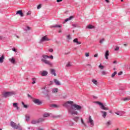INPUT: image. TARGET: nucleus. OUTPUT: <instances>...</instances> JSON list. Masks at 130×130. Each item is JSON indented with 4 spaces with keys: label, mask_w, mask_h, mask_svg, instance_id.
Returning a JSON list of instances; mask_svg holds the SVG:
<instances>
[{
    "label": "nucleus",
    "mask_w": 130,
    "mask_h": 130,
    "mask_svg": "<svg viewBox=\"0 0 130 130\" xmlns=\"http://www.w3.org/2000/svg\"><path fill=\"white\" fill-rule=\"evenodd\" d=\"M73 103H74L73 101H67L63 104V106H64V107H67L70 114H71L72 115L74 114L78 115L79 113H78V111L76 110L80 111L82 109V106L76 104H73Z\"/></svg>",
    "instance_id": "obj_1"
},
{
    "label": "nucleus",
    "mask_w": 130,
    "mask_h": 130,
    "mask_svg": "<svg viewBox=\"0 0 130 130\" xmlns=\"http://www.w3.org/2000/svg\"><path fill=\"white\" fill-rule=\"evenodd\" d=\"M42 56L43 58L41 59V61H42V62H44V63H46V64L50 66V67H52V63L46 59L51 58V59H53V56L51 55L50 56H49L46 55H43Z\"/></svg>",
    "instance_id": "obj_2"
},
{
    "label": "nucleus",
    "mask_w": 130,
    "mask_h": 130,
    "mask_svg": "<svg viewBox=\"0 0 130 130\" xmlns=\"http://www.w3.org/2000/svg\"><path fill=\"white\" fill-rule=\"evenodd\" d=\"M16 92L11 91V92H6L3 94V96L7 98V97H9V96H13V95H15Z\"/></svg>",
    "instance_id": "obj_3"
},
{
    "label": "nucleus",
    "mask_w": 130,
    "mask_h": 130,
    "mask_svg": "<svg viewBox=\"0 0 130 130\" xmlns=\"http://www.w3.org/2000/svg\"><path fill=\"white\" fill-rule=\"evenodd\" d=\"M96 104H98L99 105H100V108L101 109H103V110H108L109 109L108 108V107H106L104 106V105H103L102 104V103L100 102H96Z\"/></svg>",
    "instance_id": "obj_4"
},
{
    "label": "nucleus",
    "mask_w": 130,
    "mask_h": 130,
    "mask_svg": "<svg viewBox=\"0 0 130 130\" xmlns=\"http://www.w3.org/2000/svg\"><path fill=\"white\" fill-rule=\"evenodd\" d=\"M42 121H44V119L41 118L38 120H33L31 121V123L32 124H36V123H39V122H42Z\"/></svg>",
    "instance_id": "obj_5"
},
{
    "label": "nucleus",
    "mask_w": 130,
    "mask_h": 130,
    "mask_svg": "<svg viewBox=\"0 0 130 130\" xmlns=\"http://www.w3.org/2000/svg\"><path fill=\"white\" fill-rule=\"evenodd\" d=\"M10 125L11 126H12V127H13V128H15L16 129H18V128H20V124L18 125H17V124H16V123L11 121L10 123Z\"/></svg>",
    "instance_id": "obj_6"
},
{
    "label": "nucleus",
    "mask_w": 130,
    "mask_h": 130,
    "mask_svg": "<svg viewBox=\"0 0 130 130\" xmlns=\"http://www.w3.org/2000/svg\"><path fill=\"white\" fill-rule=\"evenodd\" d=\"M87 123H90L91 126H94V121L92 119V117L91 116H89V118L87 121Z\"/></svg>",
    "instance_id": "obj_7"
},
{
    "label": "nucleus",
    "mask_w": 130,
    "mask_h": 130,
    "mask_svg": "<svg viewBox=\"0 0 130 130\" xmlns=\"http://www.w3.org/2000/svg\"><path fill=\"white\" fill-rule=\"evenodd\" d=\"M32 102L35 103V104H37V105H41L42 104V102L39 100V99H32Z\"/></svg>",
    "instance_id": "obj_8"
},
{
    "label": "nucleus",
    "mask_w": 130,
    "mask_h": 130,
    "mask_svg": "<svg viewBox=\"0 0 130 130\" xmlns=\"http://www.w3.org/2000/svg\"><path fill=\"white\" fill-rule=\"evenodd\" d=\"M49 39L46 37V36H44L42 38L41 40H40V43H42V42H44L45 41H49Z\"/></svg>",
    "instance_id": "obj_9"
},
{
    "label": "nucleus",
    "mask_w": 130,
    "mask_h": 130,
    "mask_svg": "<svg viewBox=\"0 0 130 130\" xmlns=\"http://www.w3.org/2000/svg\"><path fill=\"white\" fill-rule=\"evenodd\" d=\"M16 15H20L21 17H24V14H23V11L21 10L17 11Z\"/></svg>",
    "instance_id": "obj_10"
},
{
    "label": "nucleus",
    "mask_w": 130,
    "mask_h": 130,
    "mask_svg": "<svg viewBox=\"0 0 130 130\" xmlns=\"http://www.w3.org/2000/svg\"><path fill=\"white\" fill-rule=\"evenodd\" d=\"M50 72L51 74V75H53V76H56V73H55V70L53 69H50Z\"/></svg>",
    "instance_id": "obj_11"
},
{
    "label": "nucleus",
    "mask_w": 130,
    "mask_h": 130,
    "mask_svg": "<svg viewBox=\"0 0 130 130\" xmlns=\"http://www.w3.org/2000/svg\"><path fill=\"white\" fill-rule=\"evenodd\" d=\"M54 82L57 86H60V82H59L58 80L55 79H54Z\"/></svg>",
    "instance_id": "obj_12"
},
{
    "label": "nucleus",
    "mask_w": 130,
    "mask_h": 130,
    "mask_svg": "<svg viewBox=\"0 0 130 130\" xmlns=\"http://www.w3.org/2000/svg\"><path fill=\"white\" fill-rule=\"evenodd\" d=\"M61 25H57V24L51 25L50 26V28H57V27L61 28Z\"/></svg>",
    "instance_id": "obj_13"
},
{
    "label": "nucleus",
    "mask_w": 130,
    "mask_h": 130,
    "mask_svg": "<svg viewBox=\"0 0 130 130\" xmlns=\"http://www.w3.org/2000/svg\"><path fill=\"white\" fill-rule=\"evenodd\" d=\"M105 58L108 59V56H109V51L107 50L105 54Z\"/></svg>",
    "instance_id": "obj_14"
},
{
    "label": "nucleus",
    "mask_w": 130,
    "mask_h": 130,
    "mask_svg": "<svg viewBox=\"0 0 130 130\" xmlns=\"http://www.w3.org/2000/svg\"><path fill=\"white\" fill-rule=\"evenodd\" d=\"M101 113H102L103 117L104 118H105L106 117V116L107 115V112H105V111H101Z\"/></svg>",
    "instance_id": "obj_15"
},
{
    "label": "nucleus",
    "mask_w": 130,
    "mask_h": 130,
    "mask_svg": "<svg viewBox=\"0 0 130 130\" xmlns=\"http://www.w3.org/2000/svg\"><path fill=\"white\" fill-rule=\"evenodd\" d=\"M48 73L47 71H43L41 74L42 77H45V76H47Z\"/></svg>",
    "instance_id": "obj_16"
},
{
    "label": "nucleus",
    "mask_w": 130,
    "mask_h": 130,
    "mask_svg": "<svg viewBox=\"0 0 130 130\" xmlns=\"http://www.w3.org/2000/svg\"><path fill=\"white\" fill-rule=\"evenodd\" d=\"M121 100L122 101H127L128 100H130V96H127L126 98H122Z\"/></svg>",
    "instance_id": "obj_17"
},
{
    "label": "nucleus",
    "mask_w": 130,
    "mask_h": 130,
    "mask_svg": "<svg viewBox=\"0 0 130 130\" xmlns=\"http://www.w3.org/2000/svg\"><path fill=\"white\" fill-rule=\"evenodd\" d=\"M50 107H51L52 108H57L59 107L58 105L55 104H51V105H50Z\"/></svg>",
    "instance_id": "obj_18"
},
{
    "label": "nucleus",
    "mask_w": 130,
    "mask_h": 130,
    "mask_svg": "<svg viewBox=\"0 0 130 130\" xmlns=\"http://www.w3.org/2000/svg\"><path fill=\"white\" fill-rule=\"evenodd\" d=\"M4 59H5V56L2 55V56L0 57V63H3L4 62Z\"/></svg>",
    "instance_id": "obj_19"
},
{
    "label": "nucleus",
    "mask_w": 130,
    "mask_h": 130,
    "mask_svg": "<svg viewBox=\"0 0 130 130\" xmlns=\"http://www.w3.org/2000/svg\"><path fill=\"white\" fill-rule=\"evenodd\" d=\"M115 114H117V115H120V116H122V115H123V114H124V112H116Z\"/></svg>",
    "instance_id": "obj_20"
},
{
    "label": "nucleus",
    "mask_w": 130,
    "mask_h": 130,
    "mask_svg": "<svg viewBox=\"0 0 130 130\" xmlns=\"http://www.w3.org/2000/svg\"><path fill=\"white\" fill-rule=\"evenodd\" d=\"M52 93H57L58 92V88H53L52 90Z\"/></svg>",
    "instance_id": "obj_21"
},
{
    "label": "nucleus",
    "mask_w": 130,
    "mask_h": 130,
    "mask_svg": "<svg viewBox=\"0 0 130 130\" xmlns=\"http://www.w3.org/2000/svg\"><path fill=\"white\" fill-rule=\"evenodd\" d=\"M73 42H74L75 43H77V45H80L81 44V42H79L78 41V39H75L73 40Z\"/></svg>",
    "instance_id": "obj_22"
},
{
    "label": "nucleus",
    "mask_w": 130,
    "mask_h": 130,
    "mask_svg": "<svg viewBox=\"0 0 130 130\" xmlns=\"http://www.w3.org/2000/svg\"><path fill=\"white\" fill-rule=\"evenodd\" d=\"M92 82L94 84V85H98V81H97L96 79H92Z\"/></svg>",
    "instance_id": "obj_23"
},
{
    "label": "nucleus",
    "mask_w": 130,
    "mask_h": 130,
    "mask_svg": "<svg viewBox=\"0 0 130 130\" xmlns=\"http://www.w3.org/2000/svg\"><path fill=\"white\" fill-rule=\"evenodd\" d=\"M87 28H88V29H93L95 28V27L91 24H89L87 26Z\"/></svg>",
    "instance_id": "obj_24"
},
{
    "label": "nucleus",
    "mask_w": 130,
    "mask_h": 130,
    "mask_svg": "<svg viewBox=\"0 0 130 130\" xmlns=\"http://www.w3.org/2000/svg\"><path fill=\"white\" fill-rule=\"evenodd\" d=\"M10 61H11L12 63H15V62H16V60H15V58H12L11 59H10Z\"/></svg>",
    "instance_id": "obj_25"
},
{
    "label": "nucleus",
    "mask_w": 130,
    "mask_h": 130,
    "mask_svg": "<svg viewBox=\"0 0 130 130\" xmlns=\"http://www.w3.org/2000/svg\"><path fill=\"white\" fill-rule=\"evenodd\" d=\"M48 116H50V113H45L43 115L44 117H48Z\"/></svg>",
    "instance_id": "obj_26"
},
{
    "label": "nucleus",
    "mask_w": 130,
    "mask_h": 130,
    "mask_svg": "<svg viewBox=\"0 0 130 130\" xmlns=\"http://www.w3.org/2000/svg\"><path fill=\"white\" fill-rule=\"evenodd\" d=\"M73 18H74V17H73V16H70L69 18H67V19L65 20V22H68V21H70V20H72V19H73Z\"/></svg>",
    "instance_id": "obj_27"
},
{
    "label": "nucleus",
    "mask_w": 130,
    "mask_h": 130,
    "mask_svg": "<svg viewBox=\"0 0 130 130\" xmlns=\"http://www.w3.org/2000/svg\"><path fill=\"white\" fill-rule=\"evenodd\" d=\"M13 106L14 107H15V108H17V109H19V107H18V104L17 103H13Z\"/></svg>",
    "instance_id": "obj_28"
},
{
    "label": "nucleus",
    "mask_w": 130,
    "mask_h": 130,
    "mask_svg": "<svg viewBox=\"0 0 130 130\" xmlns=\"http://www.w3.org/2000/svg\"><path fill=\"white\" fill-rule=\"evenodd\" d=\"M25 117L27 121H29V120H30V116H29V115H26Z\"/></svg>",
    "instance_id": "obj_29"
},
{
    "label": "nucleus",
    "mask_w": 130,
    "mask_h": 130,
    "mask_svg": "<svg viewBox=\"0 0 130 130\" xmlns=\"http://www.w3.org/2000/svg\"><path fill=\"white\" fill-rule=\"evenodd\" d=\"M117 74V72H114L112 74V78H114V77L115 76V75H116Z\"/></svg>",
    "instance_id": "obj_30"
},
{
    "label": "nucleus",
    "mask_w": 130,
    "mask_h": 130,
    "mask_svg": "<svg viewBox=\"0 0 130 130\" xmlns=\"http://www.w3.org/2000/svg\"><path fill=\"white\" fill-rule=\"evenodd\" d=\"M74 120L76 121V122H78V120H79V117H75L74 118Z\"/></svg>",
    "instance_id": "obj_31"
},
{
    "label": "nucleus",
    "mask_w": 130,
    "mask_h": 130,
    "mask_svg": "<svg viewBox=\"0 0 130 130\" xmlns=\"http://www.w3.org/2000/svg\"><path fill=\"white\" fill-rule=\"evenodd\" d=\"M99 68L101 69V70H103V69H104V66H102L101 64H100L99 66Z\"/></svg>",
    "instance_id": "obj_32"
},
{
    "label": "nucleus",
    "mask_w": 130,
    "mask_h": 130,
    "mask_svg": "<svg viewBox=\"0 0 130 130\" xmlns=\"http://www.w3.org/2000/svg\"><path fill=\"white\" fill-rule=\"evenodd\" d=\"M32 81L33 82H32V84L34 85V84L36 83V78H32Z\"/></svg>",
    "instance_id": "obj_33"
},
{
    "label": "nucleus",
    "mask_w": 130,
    "mask_h": 130,
    "mask_svg": "<svg viewBox=\"0 0 130 130\" xmlns=\"http://www.w3.org/2000/svg\"><path fill=\"white\" fill-rule=\"evenodd\" d=\"M22 104L24 108H28V106H27V105H25V103H24V102H22Z\"/></svg>",
    "instance_id": "obj_34"
},
{
    "label": "nucleus",
    "mask_w": 130,
    "mask_h": 130,
    "mask_svg": "<svg viewBox=\"0 0 130 130\" xmlns=\"http://www.w3.org/2000/svg\"><path fill=\"white\" fill-rule=\"evenodd\" d=\"M81 123H82V124H83V125H84V126H86V123H85V122H84V120H83L82 118L81 119Z\"/></svg>",
    "instance_id": "obj_35"
},
{
    "label": "nucleus",
    "mask_w": 130,
    "mask_h": 130,
    "mask_svg": "<svg viewBox=\"0 0 130 130\" xmlns=\"http://www.w3.org/2000/svg\"><path fill=\"white\" fill-rule=\"evenodd\" d=\"M72 26L73 28H76V27H78V24H72Z\"/></svg>",
    "instance_id": "obj_36"
},
{
    "label": "nucleus",
    "mask_w": 130,
    "mask_h": 130,
    "mask_svg": "<svg viewBox=\"0 0 130 130\" xmlns=\"http://www.w3.org/2000/svg\"><path fill=\"white\" fill-rule=\"evenodd\" d=\"M110 124H111V122L110 121H109L107 122L106 123V125H110Z\"/></svg>",
    "instance_id": "obj_37"
},
{
    "label": "nucleus",
    "mask_w": 130,
    "mask_h": 130,
    "mask_svg": "<svg viewBox=\"0 0 130 130\" xmlns=\"http://www.w3.org/2000/svg\"><path fill=\"white\" fill-rule=\"evenodd\" d=\"M39 9H41V4H39L37 7V9L39 10Z\"/></svg>",
    "instance_id": "obj_38"
},
{
    "label": "nucleus",
    "mask_w": 130,
    "mask_h": 130,
    "mask_svg": "<svg viewBox=\"0 0 130 130\" xmlns=\"http://www.w3.org/2000/svg\"><path fill=\"white\" fill-rule=\"evenodd\" d=\"M115 50L116 51H117V50H119V47L118 46H116V48H115Z\"/></svg>",
    "instance_id": "obj_39"
},
{
    "label": "nucleus",
    "mask_w": 130,
    "mask_h": 130,
    "mask_svg": "<svg viewBox=\"0 0 130 130\" xmlns=\"http://www.w3.org/2000/svg\"><path fill=\"white\" fill-rule=\"evenodd\" d=\"M85 56H86L87 57L90 56V54L89 53H85Z\"/></svg>",
    "instance_id": "obj_40"
},
{
    "label": "nucleus",
    "mask_w": 130,
    "mask_h": 130,
    "mask_svg": "<svg viewBox=\"0 0 130 130\" xmlns=\"http://www.w3.org/2000/svg\"><path fill=\"white\" fill-rule=\"evenodd\" d=\"M107 73H106L105 71H103L102 72V75H107Z\"/></svg>",
    "instance_id": "obj_41"
},
{
    "label": "nucleus",
    "mask_w": 130,
    "mask_h": 130,
    "mask_svg": "<svg viewBox=\"0 0 130 130\" xmlns=\"http://www.w3.org/2000/svg\"><path fill=\"white\" fill-rule=\"evenodd\" d=\"M27 96H28V97H29V98H31V99H32V100H33V99H34V98H33L31 96V95H30V94H28Z\"/></svg>",
    "instance_id": "obj_42"
},
{
    "label": "nucleus",
    "mask_w": 130,
    "mask_h": 130,
    "mask_svg": "<svg viewBox=\"0 0 130 130\" xmlns=\"http://www.w3.org/2000/svg\"><path fill=\"white\" fill-rule=\"evenodd\" d=\"M31 15V11H28L27 13V16H29Z\"/></svg>",
    "instance_id": "obj_43"
},
{
    "label": "nucleus",
    "mask_w": 130,
    "mask_h": 130,
    "mask_svg": "<svg viewBox=\"0 0 130 130\" xmlns=\"http://www.w3.org/2000/svg\"><path fill=\"white\" fill-rule=\"evenodd\" d=\"M104 39H103L100 41V43H103V42L104 41Z\"/></svg>",
    "instance_id": "obj_44"
},
{
    "label": "nucleus",
    "mask_w": 130,
    "mask_h": 130,
    "mask_svg": "<svg viewBox=\"0 0 130 130\" xmlns=\"http://www.w3.org/2000/svg\"><path fill=\"white\" fill-rule=\"evenodd\" d=\"M67 67H71V63L70 62L68 63V64L66 65Z\"/></svg>",
    "instance_id": "obj_45"
},
{
    "label": "nucleus",
    "mask_w": 130,
    "mask_h": 130,
    "mask_svg": "<svg viewBox=\"0 0 130 130\" xmlns=\"http://www.w3.org/2000/svg\"><path fill=\"white\" fill-rule=\"evenodd\" d=\"M49 51L50 52H52L53 51V49H49Z\"/></svg>",
    "instance_id": "obj_46"
},
{
    "label": "nucleus",
    "mask_w": 130,
    "mask_h": 130,
    "mask_svg": "<svg viewBox=\"0 0 130 130\" xmlns=\"http://www.w3.org/2000/svg\"><path fill=\"white\" fill-rule=\"evenodd\" d=\"M13 51H15V52H17V50L15 48L12 49Z\"/></svg>",
    "instance_id": "obj_47"
},
{
    "label": "nucleus",
    "mask_w": 130,
    "mask_h": 130,
    "mask_svg": "<svg viewBox=\"0 0 130 130\" xmlns=\"http://www.w3.org/2000/svg\"><path fill=\"white\" fill-rule=\"evenodd\" d=\"M121 75H122V72H120L118 73V75L121 76Z\"/></svg>",
    "instance_id": "obj_48"
},
{
    "label": "nucleus",
    "mask_w": 130,
    "mask_h": 130,
    "mask_svg": "<svg viewBox=\"0 0 130 130\" xmlns=\"http://www.w3.org/2000/svg\"><path fill=\"white\" fill-rule=\"evenodd\" d=\"M57 3H60L61 2H62V0H56Z\"/></svg>",
    "instance_id": "obj_49"
},
{
    "label": "nucleus",
    "mask_w": 130,
    "mask_h": 130,
    "mask_svg": "<svg viewBox=\"0 0 130 130\" xmlns=\"http://www.w3.org/2000/svg\"><path fill=\"white\" fill-rule=\"evenodd\" d=\"M26 29H27V30H30V29H31V28L29 26H27Z\"/></svg>",
    "instance_id": "obj_50"
},
{
    "label": "nucleus",
    "mask_w": 130,
    "mask_h": 130,
    "mask_svg": "<svg viewBox=\"0 0 130 130\" xmlns=\"http://www.w3.org/2000/svg\"><path fill=\"white\" fill-rule=\"evenodd\" d=\"M98 56V54H95L94 55V57H97Z\"/></svg>",
    "instance_id": "obj_51"
},
{
    "label": "nucleus",
    "mask_w": 130,
    "mask_h": 130,
    "mask_svg": "<svg viewBox=\"0 0 130 130\" xmlns=\"http://www.w3.org/2000/svg\"><path fill=\"white\" fill-rule=\"evenodd\" d=\"M67 38H68L69 39H71V36L70 35H68L67 36Z\"/></svg>",
    "instance_id": "obj_52"
},
{
    "label": "nucleus",
    "mask_w": 130,
    "mask_h": 130,
    "mask_svg": "<svg viewBox=\"0 0 130 130\" xmlns=\"http://www.w3.org/2000/svg\"><path fill=\"white\" fill-rule=\"evenodd\" d=\"M53 84V81H50V85H52Z\"/></svg>",
    "instance_id": "obj_53"
},
{
    "label": "nucleus",
    "mask_w": 130,
    "mask_h": 130,
    "mask_svg": "<svg viewBox=\"0 0 130 130\" xmlns=\"http://www.w3.org/2000/svg\"><path fill=\"white\" fill-rule=\"evenodd\" d=\"M113 63H117V62H116V61H114L113 62Z\"/></svg>",
    "instance_id": "obj_54"
},
{
    "label": "nucleus",
    "mask_w": 130,
    "mask_h": 130,
    "mask_svg": "<svg viewBox=\"0 0 130 130\" xmlns=\"http://www.w3.org/2000/svg\"><path fill=\"white\" fill-rule=\"evenodd\" d=\"M105 2H106V3H109V0H105Z\"/></svg>",
    "instance_id": "obj_55"
},
{
    "label": "nucleus",
    "mask_w": 130,
    "mask_h": 130,
    "mask_svg": "<svg viewBox=\"0 0 130 130\" xmlns=\"http://www.w3.org/2000/svg\"><path fill=\"white\" fill-rule=\"evenodd\" d=\"M124 46H127V44H124Z\"/></svg>",
    "instance_id": "obj_56"
},
{
    "label": "nucleus",
    "mask_w": 130,
    "mask_h": 130,
    "mask_svg": "<svg viewBox=\"0 0 130 130\" xmlns=\"http://www.w3.org/2000/svg\"><path fill=\"white\" fill-rule=\"evenodd\" d=\"M59 33H61V30L60 29L59 31H58Z\"/></svg>",
    "instance_id": "obj_57"
},
{
    "label": "nucleus",
    "mask_w": 130,
    "mask_h": 130,
    "mask_svg": "<svg viewBox=\"0 0 130 130\" xmlns=\"http://www.w3.org/2000/svg\"><path fill=\"white\" fill-rule=\"evenodd\" d=\"M39 130H43V129L39 128Z\"/></svg>",
    "instance_id": "obj_58"
},
{
    "label": "nucleus",
    "mask_w": 130,
    "mask_h": 130,
    "mask_svg": "<svg viewBox=\"0 0 130 130\" xmlns=\"http://www.w3.org/2000/svg\"><path fill=\"white\" fill-rule=\"evenodd\" d=\"M87 66H91V64H88Z\"/></svg>",
    "instance_id": "obj_59"
},
{
    "label": "nucleus",
    "mask_w": 130,
    "mask_h": 130,
    "mask_svg": "<svg viewBox=\"0 0 130 130\" xmlns=\"http://www.w3.org/2000/svg\"><path fill=\"white\" fill-rule=\"evenodd\" d=\"M2 39V37H0V40Z\"/></svg>",
    "instance_id": "obj_60"
},
{
    "label": "nucleus",
    "mask_w": 130,
    "mask_h": 130,
    "mask_svg": "<svg viewBox=\"0 0 130 130\" xmlns=\"http://www.w3.org/2000/svg\"><path fill=\"white\" fill-rule=\"evenodd\" d=\"M121 2H123V0H121Z\"/></svg>",
    "instance_id": "obj_61"
},
{
    "label": "nucleus",
    "mask_w": 130,
    "mask_h": 130,
    "mask_svg": "<svg viewBox=\"0 0 130 130\" xmlns=\"http://www.w3.org/2000/svg\"><path fill=\"white\" fill-rule=\"evenodd\" d=\"M73 32H75V30H73Z\"/></svg>",
    "instance_id": "obj_62"
},
{
    "label": "nucleus",
    "mask_w": 130,
    "mask_h": 130,
    "mask_svg": "<svg viewBox=\"0 0 130 130\" xmlns=\"http://www.w3.org/2000/svg\"><path fill=\"white\" fill-rule=\"evenodd\" d=\"M0 130H2V129H0Z\"/></svg>",
    "instance_id": "obj_63"
}]
</instances>
